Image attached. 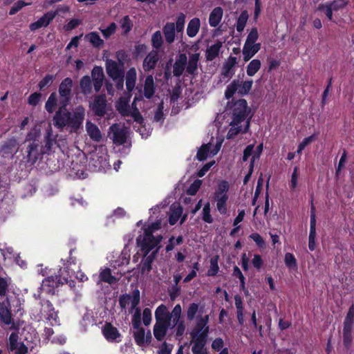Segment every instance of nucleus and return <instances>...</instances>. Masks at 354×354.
<instances>
[{
    "label": "nucleus",
    "mask_w": 354,
    "mask_h": 354,
    "mask_svg": "<svg viewBox=\"0 0 354 354\" xmlns=\"http://www.w3.org/2000/svg\"><path fill=\"white\" fill-rule=\"evenodd\" d=\"M85 116V109L82 105L69 111L67 106H59L53 116V124L58 129L67 127L71 131L77 132L82 127Z\"/></svg>",
    "instance_id": "nucleus-1"
},
{
    "label": "nucleus",
    "mask_w": 354,
    "mask_h": 354,
    "mask_svg": "<svg viewBox=\"0 0 354 354\" xmlns=\"http://www.w3.org/2000/svg\"><path fill=\"white\" fill-rule=\"evenodd\" d=\"M24 145L26 162L34 165L44 155L41 145V132L39 126H34L27 133Z\"/></svg>",
    "instance_id": "nucleus-2"
},
{
    "label": "nucleus",
    "mask_w": 354,
    "mask_h": 354,
    "mask_svg": "<svg viewBox=\"0 0 354 354\" xmlns=\"http://www.w3.org/2000/svg\"><path fill=\"white\" fill-rule=\"evenodd\" d=\"M250 112V108L244 99L229 101L223 113H225L223 118H230V126H237L239 124L246 120Z\"/></svg>",
    "instance_id": "nucleus-3"
},
{
    "label": "nucleus",
    "mask_w": 354,
    "mask_h": 354,
    "mask_svg": "<svg viewBox=\"0 0 354 354\" xmlns=\"http://www.w3.org/2000/svg\"><path fill=\"white\" fill-rule=\"evenodd\" d=\"M162 227L161 220H157L151 224L143 227L144 233L140 235L137 239V243H142L143 248L147 250H152L161 242L162 239V235L154 236L153 233L160 230Z\"/></svg>",
    "instance_id": "nucleus-4"
},
{
    "label": "nucleus",
    "mask_w": 354,
    "mask_h": 354,
    "mask_svg": "<svg viewBox=\"0 0 354 354\" xmlns=\"http://www.w3.org/2000/svg\"><path fill=\"white\" fill-rule=\"evenodd\" d=\"M354 325V304H353L346 314L343 326V344L346 349H349L353 341L352 331Z\"/></svg>",
    "instance_id": "nucleus-5"
},
{
    "label": "nucleus",
    "mask_w": 354,
    "mask_h": 354,
    "mask_svg": "<svg viewBox=\"0 0 354 354\" xmlns=\"http://www.w3.org/2000/svg\"><path fill=\"white\" fill-rule=\"evenodd\" d=\"M73 82L71 77L64 78L59 85L58 93L59 95V106H68L73 97L72 88Z\"/></svg>",
    "instance_id": "nucleus-6"
},
{
    "label": "nucleus",
    "mask_w": 354,
    "mask_h": 354,
    "mask_svg": "<svg viewBox=\"0 0 354 354\" xmlns=\"http://www.w3.org/2000/svg\"><path fill=\"white\" fill-rule=\"evenodd\" d=\"M137 244L140 248V250L143 254L142 260L139 264L140 273L143 275L151 272L152 269V263L157 256L158 249H156L150 253L151 250L148 251L147 250V248L145 249L143 248L142 243H137Z\"/></svg>",
    "instance_id": "nucleus-7"
},
{
    "label": "nucleus",
    "mask_w": 354,
    "mask_h": 354,
    "mask_svg": "<svg viewBox=\"0 0 354 354\" xmlns=\"http://www.w3.org/2000/svg\"><path fill=\"white\" fill-rule=\"evenodd\" d=\"M69 10L68 6H64L57 10L55 11H50L45 13L42 17H41L37 21L31 23L29 26V28L31 31H35L36 30L42 28L47 27L55 18L59 11H62L63 12H68Z\"/></svg>",
    "instance_id": "nucleus-8"
},
{
    "label": "nucleus",
    "mask_w": 354,
    "mask_h": 354,
    "mask_svg": "<svg viewBox=\"0 0 354 354\" xmlns=\"http://www.w3.org/2000/svg\"><path fill=\"white\" fill-rule=\"evenodd\" d=\"M61 282L59 281V274L56 276H50L46 277L41 285V290L49 295H55L57 292Z\"/></svg>",
    "instance_id": "nucleus-9"
},
{
    "label": "nucleus",
    "mask_w": 354,
    "mask_h": 354,
    "mask_svg": "<svg viewBox=\"0 0 354 354\" xmlns=\"http://www.w3.org/2000/svg\"><path fill=\"white\" fill-rule=\"evenodd\" d=\"M212 145L210 143L203 144L197 151V159L203 161L206 160L208 156H213L216 155L221 147V140L217 138L216 144L212 150L210 149Z\"/></svg>",
    "instance_id": "nucleus-10"
},
{
    "label": "nucleus",
    "mask_w": 354,
    "mask_h": 354,
    "mask_svg": "<svg viewBox=\"0 0 354 354\" xmlns=\"http://www.w3.org/2000/svg\"><path fill=\"white\" fill-rule=\"evenodd\" d=\"M130 300L131 303V308H136L137 306L139 304L140 300V295L139 290H134L132 292V296L128 294L121 295L118 300L120 308L122 309H125L127 305L129 303Z\"/></svg>",
    "instance_id": "nucleus-11"
},
{
    "label": "nucleus",
    "mask_w": 354,
    "mask_h": 354,
    "mask_svg": "<svg viewBox=\"0 0 354 354\" xmlns=\"http://www.w3.org/2000/svg\"><path fill=\"white\" fill-rule=\"evenodd\" d=\"M106 99L104 95H98L94 97L92 110L95 115L103 117L106 113Z\"/></svg>",
    "instance_id": "nucleus-12"
},
{
    "label": "nucleus",
    "mask_w": 354,
    "mask_h": 354,
    "mask_svg": "<svg viewBox=\"0 0 354 354\" xmlns=\"http://www.w3.org/2000/svg\"><path fill=\"white\" fill-rule=\"evenodd\" d=\"M102 334L105 339L109 342H120L121 334L119 330L111 323H106L102 327Z\"/></svg>",
    "instance_id": "nucleus-13"
},
{
    "label": "nucleus",
    "mask_w": 354,
    "mask_h": 354,
    "mask_svg": "<svg viewBox=\"0 0 354 354\" xmlns=\"http://www.w3.org/2000/svg\"><path fill=\"white\" fill-rule=\"evenodd\" d=\"M160 56L158 50H151L145 57L142 63V68L145 72H150L153 70L158 62H159Z\"/></svg>",
    "instance_id": "nucleus-14"
},
{
    "label": "nucleus",
    "mask_w": 354,
    "mask_h": 354,
    "mask_svg": "<svg viewBox=\"0 0 354 354\" xmlns=\"http://www.w3.org/2000/svg\"><path fill=\"white\" fill-rule=\"evenodd\" d=\"M106 71L107 75L112 79L115 80L120 77H124V72L122 68L114 60L106 59Z\"/></svg>",
    "instance_id": "nucleus-15"
},
{
    "label": "nucleus",
    "mask_w": 354,
    "mask_h": 354,
    "mask_svg": "<svg viewBox=\"0 0 354 354\" xmlns=\"http://www.w3.org/2000/svg\"><path fill=\"white\" fill-rule=\"evenodd\" d=\"M93 82V88L96 93L99 92L103 85L104 74L102 66H95L91 71L90 76Z\"/></svg>",
    "instance_id": "nucleus-16"
},
{
    "label": "nucleus",
    "mask_w": 354,
    "mask_h": 354,
    "mask_svg": "<svg viewBox=\"0 0 354 354\" xmlns=\"http://www.w3.org/2000/svg\"><path fill=\"white\" fill-rule=\"evenodd\" d=\"M156 324L171 326L169 311L167 306L161 304L157 307L155 311Z\"/></svg>",
    "instance_id": "nucleus-17"
},
{
    "label": "nucleus",
    "mask_w": 354,
    "mask_h": 354,
    "mask_svg": "<svg viewBox=\"0 0 354 354\" xmlns=\"http://www.w3.org/2000/svg\"><path fill=\"white\" fill-rule=\"evenodd\" d=\"M187 57L185 53H180L176 56V61L173 65V74L176 77H180L184 71L186 70Z\"/></svg>",
    "instance_id": "nucleus-18"
},
{
    "label": "nucleus",
    "mask_w": 354,
    "mask_h": 354,
    "mask_svg": "<svg viewBox=\"0 0 354 354\" xmlns=\"http://www.w3.org/2000/svg\"><path fill=\"white\" fill-rule=\"evenodd\" d=\"M133 333L135 342L140 346H143L145 344H148L151 340V334L148 331L145 335V330L143 328H136Z\"/></svg>",
    "instance_id": "nucleus-19"
},
{
    "label": "nucleus",
    "mask_w": 354,
    "mask_h": 354,
    "mask_svg": "<svg viewBox=\"0 0 354 354\" xmlns=\"http://www.w3.org/2000/svg\"><path fill=\"white\" fill-rule=\"evenodd\" d=\"M75 248H71L69 251V257L65 261H64L63 266L64 267L60 268L59 270H65L66 272H71L72 274H75V268L79 266L77 263V258L76 256L73 255V253L75 252Z\"/></svg>",
    "instance_id": "nucleus-20"
},
{
    "label": "nucleus",
    "mask_w": 354,
    "mask_h": 354,
    "mask_svg": "<svg viewBox=\"0 0 354 354\" xmlns=\"http://www.w3.org/2000/svg\"><path fill=\"white\" fill-rule=\"evenodd\" d=\"M261 48V44L245 43L243 48V60L249 61Z\"/></svg>",
    "instance_id": "nucleus-21"
},
{
    "label": "nucleus",
    "mask_w": 354,
    "mask_h": 354,
    "mask_svg": "<svg viewBox=\"0 0 354 354\" xmlns=\"http://www.w3.org/2000/svg\"><path fill=\"white\" fill-rule=\"evenodd\" d=\"M8 306L4 301L0 302V320L6 325H10L12 322L10 303L7 300Z\"/></svg>",
    "instance_id": "nucleus-22"
},
{
    "label": "nucleus",
    "mask_w": 354,
    "mask_h": 354,
    "mask_svg": "<svg viewBox=\"0 0 354 354\" xmlns=\"http://www.w3.org/2000/svg\"><path fill=\"white\" fill-rule=\"evenodd\" d=\"M44 145H42V149L45 154H50L54 144L56 143V140L53 138V130L50 127L46 130L44 136Z\"/></svg>",
    "instance_id": "nucleus-23"
},
{
    "label": "nucleus",
    "mask_w": 354,
    "mask_h": 354,
    "mask_svg": "<svg viewBox=\"0 0 354 354\" xmlns=\"http://www.w3.org/2000/svg\"><path fill=\"white\" fill-rule=\"evenodd\" d=\"M156 92V86L153 77L151 75L147 76L144 84V96L147 99H151Z\"/></svg>",
    "instance_id": "nucleus-24"
},
{
    "label": "nucleus",
    "mask_w": 354,
    "mask_h": 354,
    "mask_svg": "<svg viewBox=\"0 0 354 354\" xmlns=\"http://www.w3.org/2000/svg\"><path fill=\"white\" fill-rule=\"evenodd\" d=\"M162 32L165 35V41L167 44L173 43L176 37L175 24L171 22H167L162 28Z\"/></svg>",
    "instance_id": "nucleus-25"
},
{
    "label": "nucleus",
    "mask_w": 354,
    "mask_h": 354,
    "mask_svg": "<svg viewBox=\"0 0 354 354\" xmlns=\"http://www.w3.org/2000/svg\"><path fill=\"white\" fill-rule=\"evenodd\" d=\"M93 82L89 75L83 76L80 80L81 93L84 95H90L93 92Z\"/></svg>",
    "instance_id": "nucleus-26"
},
{
    "label": "nucleus",
    "mask_w": 354,
    "mask_h": 354,
    "mask_svg": "<svg viewBox=\"0 0 354 354\" xmlns=\"http://www.w3.org/2000/svg\"><path fill=\"white\" fill-rule=\"evenodd\" d=\"M65 270H59V281L61 286L68 284L71 289H75L76 282L71 279L73 274L71 272H66Z\"/></svg>",
    "instance_id": "nucleus-27"
},
{
    "label": "nucleus",
    "mask_w": 354,
    "mask_h": 354,
    "mask_svg": "<svg viewBox=\"0 0 354 354\" xmlns=\"http://www.w3.org/2000/svg\"><path fill=\"white\" fill-rule=\"evenodd\" d=\"M199 53H193L189 55V59L186 66V72L188 74L194 75L198 68V63L199 61Z\"/></svg>",
    "instance_id": "nucleus-28"
},
{
    "label": "nucleus",
    "mask_w": 354,
    "mask_h": 354,
    "mask_svg": "<svg viewBox=\"0 0 354 354\" xmlns=\"http://www.w3.org/2000/svg\"><path fill=\"white\" fill-rule=\"evenodd\" d=\"M41 305L44 307L43 310L46 315V319L49 321L53 320L56 322L58 319V315L53 304L49 300H46L44 303H41Z\"/></svg>",
    "instance_id": "nucleus-29"
},
{
    "label": "nucleus",
    "mask_w": 354,
    "mask_h": 354,
    "mask_svg": "<svg viewBox=\"0 0 354 354\" xmlns=\"http://www.w3.org/2000/svg\"><path fill=\"white\" fill-rule=\"evenodd\" d=\"M86 127L88 136L93 140L96 142H99L101 140L102 134L97 125L93 124L91 122H87Z\"/></svg>",
    "instance_id": "nucleus-30"
},
{
    "label": "nucleus",
    "mask_w": 354,
    "mask_h": 354,
    "mask_svg": "<svg viewBox=\"0 0 354 354\" xmlns=\"http://www.w3.org/2000/svg\"><path fill=\"white\" fill-rule=\"evenodd\" d=\"M137 74L135 68H130L126 73V87L129 92H131L136 85Z\"/></svg>",
    "instance_id": "nucleus-31"
},
{
    "label": "nucleus",
    "mask_w": 354,
    "mask_h": 354,
    "mask_svg": "<svg viewBox=\"0 0 354 354\" xmlns=\"http://www.w3.org/2000/svg\"><path fill=\"white\" fill-rule=\"evenodd\" d=\"M208 331V327H206L203 331L198 332L197 330H193L191 333V335L192 337L194 343L205 345L207 342Z\"/></svg>",
    "instance_id": "nucleus-32"
},
{
    "label": "nucleus",
    "mask_w": 354,
    "mask_h": 354,
    "mask_svg": "<svg viewBox=\"0 0 354 354\" xmlns=\"http://www.w3.org/2000/svg\"><path fill=\"white\" fill-rule=\"evenodd\" d=\"M201 21L197 17H194L189 21L187 28V34L189 37H195L200 28Z\"/></svg>",
    "instance_id": "nucleus-33"
},
{
    "label": "nucleus",
    "mask_w": 354,
    "mask_h": 354,
    "mask_svg": "<svg viewBox=\"0 0 354 354\" xmlns=\"http://www.w3.org/2000/svg\"><path fill=\"white\" fill-rule=\"evenodd\" d=\"M221 48V41H217L214 44L209 46L206 50V59L207 61L214 60L218 55Z\"/></svg>",
    "instance_id": "nucleus-34"
},
{
    "label": "nucleus",
    "mask_w": 354,
    "mask_h": 354,
    "mask_svg": "<svg viewBox=\"0 0 354 354\" xmlns=\"http://www.w3.org/2000/svg\"><path fill=\"white\" fill-rule=\"evenodd\" d=\"M181 313H182V308L180 304H176L171 313L169 312V317L170 318V323L172 322L173 324L171 326V328H174L177 324L181 322Z\"/></svg>",
    "instance_id": "nucleus-35"
},
{
    "label": "nucleus",
    "mask_w": 354,
    "mask_h": 354,
    "mask_svg": "<svg viewBox=\"0 0 354 354\" xmlns=\"http://www.w3.org/2000/svg\"><path fill=\"white\" fill-rule=\"evenodd\" d=\"M252 116H250L246 121V124L245 128L242 130L241 127L237 126H232V128L229 130L227 134V139H232L236 136H237L240 132L243 133H246L250 129V119Z\"/></svg>",
    "instance_id": "nucleus-36"
},
{
    "label": "nucleus",
    "mask_w": 354,
    "mask_h": 354,
    "mask_svg": "<svg viewBox=\"0 0 354 354\" xmlns=\"http://www.w3.org/2000/svg\"><path fill=\"white\" fill-rule=\"evenodd\" d=\"M236 63V58L230 57L227 63L223 67V77L230 78L234 75L233 67Z\"/></svg>",
    "instance_id": "nucleus-37"
},
{
    "label": "nucleus",
    "mask_w": 354,
    "mask_h": 354,
    "mask_svg": "<svg viewBox=\"0 0 354 354\" xmlns=\"http://www.w3.org/2000/svg\"><path fill=\"white\" fill-rule=\"evenodd\" d=\"M171 326L155 324L153 326V335L158 341H162Z\"/></svg>",
    "instance_id": "nucleus-38"
},
{
    "label": "nucleus",
    "mask_w": 354,
    "mask_h": 354,
    "mask_svg": "<svg viewBox=\"0 0 354 354\" xmlns=\"http://www.w3.org/2000/svg\"><path fill=\"white\" fill-rule=\"evenodd\" d=\"M99 277L102 281L108 283L109 284H113L118 281V279L112 275L111 270L109 268L101 271Z\"/></svg>",
    "instance_id": "nucleus-39"
},
{
    "label": "nucleus",
    "mask_w": 354,
    "mask_h": 354,
    "mask_svg": "<svg viewBox=\"0 0 354 354\" xmlns=\"http://www.w3.org/2000/svg\"><path fill=\"white\" fill-rule=\"evenodd\" d=\"M221 20V7L218 6L215 8L209 15V23L212 27H216L218 25Z\"/></svg>",
    "instance_id": "nucleus-40"
},
{
    "label": "nucleus",
    "mask_w": 354,
    "mask_h": 354,
    "mask_svg": "<svg viewBox=\"0 0 354 354\" xmlns=\"http://www.w3.org/2000/svg\"><path fill=\"white\" fill-rule=\"evenodd\" d=\"M85 38L95 48L102 47L104 42L96 32H91L86 35Z\"/></svg>",
    "instance_id": "nucleus-41"
},
{
    "label": "nucleus",
    "mask_w": 354,
    "mask_h": 354,
    "mask_svg": "<svg viewBox=\"0 0 354 354\" xmlns=\"http://www.w3.org/2000/svg\"><path fill=\"white\" fill-rule=\"evenodd\" d=\"M57 105V93L55 92H53L50 93V96L48 97V98L46 102L45 109L48 113H53V112L55 111Z\"/></svg>",
    "instance_id": "nucleus-42"
},
{
    "label": "nucleus",
    "mask_w": 354,
    "mask_h": 354,
    "mask_svg": "<svg viewBox=\"0 0 354 354\" xmlns=\"http://www.w3.org/2000/svg\"><path fill=\"white\" fill-rule=\"evenodd\" d=\"M142 98V95L140 96H135L133 99V102L132 103V111H130L129 115H131L132 118H133V120L138 123H141L143 120L142 116L141 113H140L138 109L136 107V105L135 103L137 101L141 100Z\"/></svg>",
    "instance_id": "nucleus-43"
},
{
    "label": "nucleus",
    "mask_w": 354,
    "mask_h": 354,
    "mask_svg": "<svg viewBox=\"0 0 354 354\" xmlns=\"http://www.w3.org/2000/svg\"><path fill=\"white\" fill-rule=\"evenodd\" d=\"M113 142L115 145H121L127 141V134L124 129H117L113 133Z\"/></svg>",
    "instance_id": "nucleus-44"
},
{
    "label": "nucleus",
    "mask_w": 354,
    "mask_h": 354,
    "mask_svg": "<svg viewBox=\"0 0 354 354\" xmlns=\"http://www.w3.org/2000/svg\"><path fill=\"white\" fill-rule=\"evenodd\" d=\"M240 87V81L234 80L227 86L225 92V96L227 99H230L238 91Z\"/></svg>",
    "instance_id": "nucleus-45"
},
{
    "label": "nucleus",
    "mask_w": 354,
    "mask_h": 354,
    "mask_svg": "<svg viewBox=\"0 0 354 354\" xmlns=\"http://www.w3.org/2000/svg\"><path fill=\"white\" fill-rule=\"evenodd\" d=\"M151 46L154 48L153 50H159L163 44V38L160 30L156 31L151 36Z\"/></svg>",
    "instance_id": "nucleus-46"
},
{
    "label": "nucleus",
    "mask_w": 354,
    "mask_h": 354,
    "mask_svg": "<svg viewBox=\"0 0 354 354\" xmlns=\"http://www.w3.org/2000/svg\"><path fill=\"white\" fill-rule=\"evenodd\" d=\"M249 15L247 10H243L239 15L236 21V30L239 32H242L245 26L247 21L248 19Z\"/></svg>",
    "instance_id": "nucleus-47"
},
{
    "label": "nucleus",
    "mask_w": 354,
    "mask_h": 354,
    "mask_svg": "<svg viewBox=\"0 0 354 354\" xmlns=\"http://www.w3.org/2000/svg\"><path fill=\"white\" fill-rule=\"evenodd\" d=\"M261 63L259 59L252 60L247 66V74L253 76L261 68Z\"/></svg>",
    "instance_id": "nucleus-48"
},
{
    "label": "nucleus",
    "mask_w": 354,
    "mask_h": 354,
    "mask_svg": "<svg viewBox=\"0 0 354 354\" xmlns=\"http://www.w3.org/2000/svg\"><path fill=\"white\" fill-rule=\"evenodd\" d=\"M19 335L17 333L13 332L12 333L8 338V349L9 351H14L19 346L18 343Z\"/></svg>",
    "instance_id": "nucleus-49"
},
{
    "label": "nucleus",
    "mask_w": 354,
    "mask_h": 354,
    "mask_svg": "<svg viewBox=\"0 0 354 354\" xmlns=\"http://www.w3.org/2000/svg\"><path fill=\"white\" fill-rule=\"evenodd\" d=\"M218 256H216L214 257L211 258L210 259V267L207 270V274L208 276H215L218 271Z\"/></svg>",
    "instance_id": "nucleus-50"
},
{
    "label": "nucleus",
    "mask_w": 354,
    "mask_h": 354,
    "mask_svg": "<svg viewBox=\"0 0 354 354\" xmlns=\"http://www.w3.org/2000/svg\"><path fill=\"white\" fill-rule=\"evenodd\" d=\"M120 26L123 30L124 34L129 33L133 27V23L128 15L124 16L120 20Z\"/></svg>",
    "instance_id": "nucleus-51"
},
{
    "label": "nucleus",
    "mask_w": 354,
    "mask_h": 354,
    "mask_svg": "<svg viewBox=\"0 0 354 354\" xmlns=\"http://www.w3.org/2000/svg\"><path fill=\"white\" fill-rule=\"evenodd\" d=\"M17 147V141L16 138H11L6 140L2 146V149L6 153H11Z\"/></svg>",
    "instance_id": "nucleus-52"
},
{
    "label": "nucleus",
    "mask_w": 354,
    "mask_h": 354,
    "mask_svg": "<svg viewBox=\"0 0 354 354\" xmlns=\"http://www.w3.org/2000/svg\"><path fill=\"white\" fill-rule=\"evenodd\" d=\"M348 3L346 0H334L328 4L331 7L333 12H337L339 10L344 9Z\"/></svg>",
    "instance_id": "nucleus-53"
},
{
    "label": "nucleus",
    "mask_w": 354,
    "mask_h": 354,
    "mask_svg": "<svg viewBox=\"0 0 354 354\" xmlns=\"http://www.w3.org/2000/svg\"><path fill=\"white\" fill-rule=\"evenodd\" d=\"M252 80L243 82L242 84H240V87L239 88L238 91L239 95L243 96L248 94L252 88Z\"/></svg>",
    "instance_id": "nucleus-54"
},
{
    "label": "nucleus",
    "mask_w": 354,
    "mask_h": 354,
    "mask_svg": "<svg viewBox=\"0 0 354 354\" xmlns=\"http://www.w3.org/2000/svg\"><path fill=\"white\" fill-rule=\"evenodd\" d=\"M198 311V304L196 303L191 304L187 310V319L192 321Z\"/></svg>",
    "instance_id": "nucleus-55"
},
{
    "label": "nucleus",
    "mask_w": 354,
    "mask_h": 354,
    "mask_svg": "<svg viewBox=\"0 0 354 354\" xmlns=\"http://www.w3.org/2000/svg\"><path fill=\"white\" fill-rule=\"evenodd\" d=\"M317 10L324 12V13H325L326 17L328 19V20L333 21V10H332L331 7H330L328 3L319 4V6L317 7Z\"/></svg>",
    "instance_id": "nucleus-56"
},
{
    "label": "nucleus",
    "mask_w": 354,
    "mask_h": 354,
    "mask_svg": "<svg viewBox=\"0 0 354 354\" xmlns=\"http://www.w3.org/2000/svg\"><path fill=\"white\" fill-rule=\"evenodd\" d=\"M55 78V75L47 74L38 84L40 90H43L46 86H50Z\"/></svg>",
    "instance_id": "nucleus-57"
},
{
    "label": "nucleus",
    "mask_w": 354,
    "mask_h": 354,
    "mask_svg": "<svg viewBox=\"0 0 354 354\" xmlns=\"http://www.w3.org/2000/svg\"><path fill=\"white\" fill-rule=\"evenodd\" d=\"M202 218L207 223H212L213 222L212 217L210 214V205L209 203L205 204L203 207Z\"/></svg>",
    "instance_id": "nucleus-58"
},
{
    "label": "nucleus",
    "mask_w": 354,
    "mask_h": 354,
    "mask_svg": "<svg viewBox=\"0 0 354 354\" xmlns=\"http://www.w3.org/2000/svg\"><path fill=\"white\" fill-rule=\"evenodd\" d=\"M119 113L123 116H128L130 114L129 105L127 101H120L119 106L117 107Z\"/></svg>",
    "instance_id": "nucleus-59"
},
{
    "label": "nucleus",
    "mask_w": 354,
    "mask_h": 354,
    "mask_svg": "<svg viewBox=\"0 0 354 354\" xmlns=\"http://www.w3.org/2000/svg\"><path fill=\"white\" fill-rule=\"evenodd\" d=\"M132 326L134 329L141 327V314L139 308H137L134 315L132 316Z\"/></svg>",
    "instance_id": "nucleus-60"
},
{
    "label": "nucleus",
    "mask_w": 354,
    "mask_h": 354,
    "mask_svg": "<svg viewBox=\"0 0 354 354\" xmlns=\"http://www.w3.org/2000/svg\"><path fill=\"white\" fill-rule=\"evenodd\" d=\"M28 5H29V3H27L21 0L17 1L16 3H14V5L10 9L9 15H15L20 10H21L24 6H28Z\"/></svg>",
    "instance_id": "nucleus-61"
},
{
    "label": "nucleus",
    "mask_w": 354,
    "mask_h": 354,
    "mask_svg": "<svg viewBox=\"0 0 354 354\" xmlns=\"http://www.w3.org/2000/svg\"><path fill=\"white\" fill-rule=\"evenodd\" d=\"M116 28V24L114 22H112L106 28L101 30V32L104 37L105 39H108L115 32Z\"/></svg>",
    "instance_id": "nucleus-62"
},
{
    "label": "nucleus",
    "mask_w": 354,
    "mask_h": 354,
    "mask_svg": "<svg viewBox=\"0 0 354 354\" xmlns=\"http://www.w3.org/2000/svg\"><path fill=\"white\" fill-rule=\"evenodd\" d=\"M205 345L202 344L194 343L192 348V351L194 354H207V349L205 348Z\"/></svg>",
    "instance_id": "nucleus-63"
},
{
    "label": "nucleus",
    "mask_w": 354,
    "mask_h": 354,
    "mask_svg": "<svg viewBox=\"0 0 354 354\" xmlns=\"http://www.w3.org/2000/svg\"><path fill=\"white\" fill-rule=\"evenodd\" d=\"M174 346L172 344H169L167 342H163L159 350L158 351V354H171Z\"/></svg>",
    "instance_id": "nucleus-64"
}]
</instances>
